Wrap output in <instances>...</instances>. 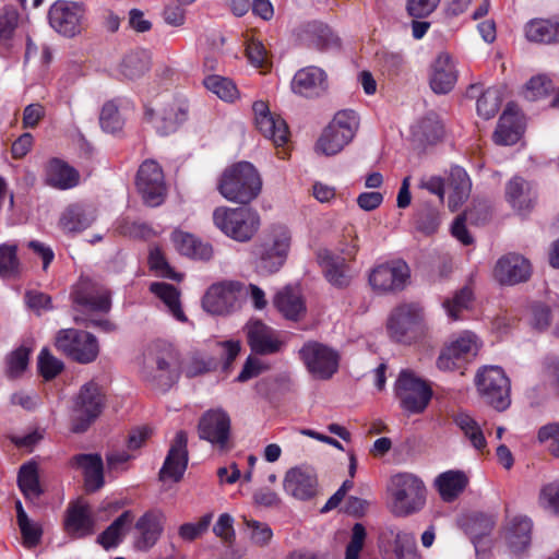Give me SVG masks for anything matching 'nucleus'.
<instances>
[{
	"mask_svg": "<svg viewBox=\"0 0 559 559\" xmlns=\"http://www.w3.org/2000/svg\"><path fill=\"white\" fill-rule=\"evenodd\" d=\"M188 435L185 430H179L170 443V448L159 469V480L171 479L178 483L182 479L188 467Z\"/></svg>",
	"mask_w": 559,
	"mask_h": 559,
	"instance_id": "nucleus-22",
	"label": "nucleus"
},
{
	"mask_svg": "<svg viewBox=\"0 0 559 559\" xmlns=\"http://www.w3.org/2000/svg\"><path fill=\"white\" fill-rule=\"evenodd\" d=\"M188 118V105L185 102L171 100L155 111L145 109V119L153 123L156 132L163 136L169 135Z\"/></svg>",
	"mask_w": 559,
	"mask_h": 559,
	"instance_id": "nucleus-24",
	"label": "nucleus"
},
{
	"mask_svg": "<svg viewBox=\"0 0 559 559\" xmlns=\"http://www.w3.org/2000/svg\"><path fill=\"white\" fill-rule=\"evenodd\" d=\"M523 131L522 117L509 104L499 118L493 141L499 145H513L519 142Z\"/></svg>",
	"mask_w": 559,
	"mask_h": 559,
	"instance_id": "nucleus-33",
	"label": "nucleus"
},
{
	"mask_svg": "<svg viewBox=\"0 0 559 559\" xmlns=\"http://www.w3.org/2000/svg\"><path fill=\"white\" fill-rule=\"evenodd\" d=\"M544 385L559 397V358L546 357L543 361Z\"/></svg>",
	"mask_w": 559,
	"mask_h": 559,
	"instance_id": "nucleus-63",
	"label": "nucleus"
},
{
	"mask_svg": "<svg viewBox=\"0 0 559 559\" xmlns=\"http://www.w3.org/2000/svg\"><path fill=\"white\" fill-rule=\"evenodd\" d=\"M148 265L156 275L174 281H181L182 275L177 273L167 262L163 251L159 248H154L148 254Z\"/></svg>",
	"mask_w": 559,
	"mask_h": 559,
	"instance_id": "nucleus-59",
	"label": "nucleus"
},
{
	"mask_svg": "<svg viewBox=\"0 0 559 559\" xmlns=\"http://www.w3.org/2000/svg\"><path fill=\"white\" fill-rule=\"evenodd\" d=\"M69 464L72 468L82 471L84 487L87 492H95L104 486V462L100 454H75L71 457Z\"/></svg>",
	"mask_w": 559,
	"mask_h": 559,
	"instance_id": "nucleus-28",
	"label": "nucleus"
},
{
	"mask_svg": "<svg viewBox=\"0 0 559 559\" xmlns=\"http://www.w3.org/2000/svg\"><path fill=\"white\" fill-rule=\"evenodd\" d=\"M477 336L465 331L441 350L437 366L444 371L461 369L477 355Z\"/></svg>",
	"mask_w": 559,
	"mask_h": 559,
	"instance_id": "nucleus-18",
	"label": "nucleus"
},
{
	"mask_svg": "<svg viewBox=\"0 0 559 559\" xmlns=\"http://www.w3.org/2000/svg\"><path fill=\"white\" fill-rule=\"evenodd\" d=\"M457 81V71L451 56L447 52L438 55L432 63L430 87L436 94L450 93Z\"/></svg>",
	"mask_w": 559,
	"mask_h": 559,
	"instance_id": "nucleus-31",
	"label": "nucleus"
},
{
	"mask_svg": "<svg viewBox=\"0 0 559 559\" xmlns=\"http://www.w3.org/2000/svg\"><path fill=\"white\" fill-rule=\"evenodd\" d=\"M409 275L406 262L391 261L376 266L369 275V283L379 293H394L404 289Z\"/></svg>",
	"mask_w": 559,
	"mask_h": 559,
	"instance_id": "nucleus-21",
	"label": "nucleus"
},
{
	"mask_svg": "<svg viewBox=\"0 0 559 559\" xmlns=\"http://www.w3.org/2000/svg\"><path fill=\"white\" fill-rule=\"evenodd\" d=\"M203 83L209 91L225 102H233L238 97V88L228 78L212 74L207 75Z\"/></svg>",
	"mask_w": 559,
	"mask_h": 559,
	"instance_id": "nucleus-55",
	"label": "nucleus"
},
{
	"mask_svg": "<svg viewBox=\"0 0 559 559\" xmlns=\"http://www.w3.org/2000/svg\"><path fill=\"white\" fill-rule=\"evenodd\" d=\"M215 368L216 362L213 358H204L199 355H193L181 368V372H183L187 378L192 379L205 374Z\"/></svg>",
	"mask_w": 559,
	"mask_h": 559,
	"instance_id": "nucleus-62",
	"label": "nucleus"
},
{
	"mask_svg": "<svg viewBox=\"0 0 559 559\" xmlns=\"http://www.w3.org/2000/svg\"><path fill=\"white\" fill-rule=\"evenodd\" d=\"M353 233V229L347 231V235L350 237V242L341 248V252L345 257L336 255L329 250H323L318 255L325 278L330 284L338 288H344L349 285L350 276L346 272V259H354L359 249L358 237Z\"/></svg>",
	"mask_w": 559,
	"mask_h": 559,
	"instance_id": "nucleus-14",
	"label": "nucleus"
},
{
	"mask_svg": "<svg viewBox=\"0 0 559 559\" xmlns=\"http://www.w3.org/2000/svg\"><path fill=\"white\" fill-rule=\"evenodd\" d=\"M37 368L39 374L50 381L63 370V362L52 356L48 348H43L38 355Z\"/></svg>",
	"mask_w": 559,
	"mask_h": 559,
	"instance_id": "nucleus-60",
	"label": "nucleus"
},
{
	"mask_svg": "<svg viewBox=\"0 0 559 559\" xmlns=\"http://www.w3.org/2000/svg\"><path fill=\"white\" fill-rule=\"evenodd\" d=\"M389 493L393 514L408 516L425 507L427 489L419 477L409 473H400L391 478Z\"/></svg>",
	"mask_w": 559,
	"mask_h": 559,
	"instance_id": "nucleus-3",
	"label": "nucleus"
},
{
	"mask_svg": "<svg viewBox=\"0 0 559 559\" xmlns=\"http://www.w3.org/2000/svg\"><path fill=\"white\" fill-rule=\"evenodd\" d=\"M286 493L299 500H310L318 492L317 475L307 468H290L284 478Z\"/></svg>",
	"mask_w": 559,
	"mask_h": 559,
	"instance_id": "nucleus-29",
	"label": "nucleus"
},
{
	"mask_svg": "<svg viewBox=\"0 0 559 559\" xmlns=\"http://www.w3.org/2000/svg\"><path fill=\"white\" fill-rule=\"evenodd\" d=\"M423 319V308L419 304H403L392 311L388 320L386 329L394 341L399 343H411L416 337Z\"/></svg>",
	"mask_w": 559,
	"mask_h": 559,
	"instance_id": "nucleus-15",
	"label": "nucleus"
},
{
	"mask_svg": "<svg viewBox=\"0 0 559 559\" xmlns=\"http://www.w3.org/2000/svg\"><path fill=\"white\" fill-rule=\"evenodd\" d=\"M525 36L530 41L540 44L559 41V16L531 20L525 25Z\"/></svg>",
	"mask_w": 559,
	"mask_h": 559,
	"instance_id": "nucleus-40",
	"label": "nucleus"
},
{
	"mask_svg": "<svg viewBox=\"0 0 559 559\" xmlns=\"http://www.w3.org/2000/svg\"><path fill=\"white\" fill-rule=\"evenodd\" d=\"M273 304L286 320L294 322L304 319L307 312L302 296L289 286L283 288L275 295Z\"/></svg>",
	"mask_w": 559,
	"mask_h": 559,
	"instance_id": "nucleus-37",
	"label": "nucleus"
},
{
	"mask_svg": "<svg viewBox=\"0 0 559 559\" xmlns=\"http://www.w3.org/2000/svg\"><path fill=\"white\" fill-rule=\"evenodd\" d=\"M474 294L471 287L464 286L457 290L452 298L443 301L442 306L452 321L461 319V312L471 308Z\"/></svg>",
	"mask_w": 559,
	"mask_h": 559,
	"instance_id": "nucleus-54",
	"label": "nucleus"
},
{
	"mask_svg": "<svg viewBox=\"0 0 559 559\" xmlns=\"http://www.w3.org/2000/svg\"><path fill=\"white\" fill-rule=\"evenodd\" d=\"M540 506L556 516H559V480L545 485L539 495Z\"/></svg>",
	"mask_w": 559,
	"mask_h": 559,
	"instance_id": "nucleus-64",
	"label": "nucleus"
},
{
	"mask_svg": "<svg viewBox=\"0 0 559 559\" xmlns=\"http://www.w3.org/2000/svg\"><path fill=\"white\" fill-rule=\"evenodd\" d=\"M17 486L26 499H36L43 493L36 462L29 461L20 467Z\"/></svg>",
	"mask_w": 559,
	"mask_h": 559,
	"instance_id": "nucleus-48",
	"label": "nucleus"
},
{
	"mask_svg": "<svg viewBox=\"0 0 559 559\" xmlns=\"http://www.w3.org/2000/svg\"><path fill=\"white\" fill-rule=\"evenodd\" d=\"M475 385L483 401L498 412L511 404V384L504 370L499 366H484L475 376Z\"/></svg>",
	"mask_w": 559,
	"mask_h": 559,
	"instance_id": "nucleus-6",
	"label": "nucleus"
},
{
	"mask_svg": "<svg viewBox=\"0 0 559 559\" xmlns=\"http://www.w3.org/2000/svg\"><path fill=\"white\" fill-rule=\"evenodd\" d=\"M150 66L151 59L146 50H131L123 56L119 73L127 80H136L150 70Z\"/></svg>",
	"mask_w": 559,
	"mask_h": 559,
	"instance_id": "nucleus-45",
	"label": "nucleus"
},
{
	"mask_svg": "<svg viewBox=\"0 0 559 559\" xmlns=\"http://www.w3.org/2000/svg\"><path fill=\"white\" fill-rule=\"evenodd\" d=\"M254 121L257 129L274 145L283 146L288 142L289 130L286 121L280 116L271 114L266 103L259 100L253 103Z\"/></svg>",
	"mask_w": 559,
	"mask_h": 559,
	"instance_id": "nucleus-25",
	"label": "nucleus"
},
{
	"mask_svg": "<svg viewBox=\"0 0 559 559\" xmlns=\"http://www.w3.org/2000/svg\"><path fill=\"white\" fill-rule=\"evenodd\" d=\"M394 394L400 407L408 414H421L432 399V389L428 382L414 371L403 369L394 383Z\"/></svg>",
	"mask_w": 559,
	"mask_h": 559,
	"instance_id": "nucleus-7",
	"label": "nucleus"
},
{
	"mask_svg": "<svg viewBox=\"0 0 559 559\" xmlns=\"http://www.w3.org/2000/svg\"><path fill=\"white\" fill-rule=\"evenodd\" d=\"M290 88L294 94L306 98L319 97L329 88L328 74L316 66L301 68L294 74Z\"/></svg>",
	"mask_w": 559,
	"mask_h": 559,
	"instance_id": "nucleus-26",
	"label": "nucleus"
},
{
	"mask_svg": "<svg viewBox=\"0 0 559 559\" xmlns=\"http://www.w3.org/2000/svg\"><path fill=\"white\" fill-rule=\"evenodd\" d=\"M99 123L102 129L109 133H115L122 129L123 120L115 100L104 104L99 115Z\"/></svg>",
	"mask_w": 559,
	"mask_h": 559,
	"instance_id": "nucleus-58",
	"label": "nucleus"
},
{
	"mask_svg": "<svg viewBox=\"0 0 559 559\" xmlns=\"http://www.w3.org/2000/svg\"><path fill=\"white\" fill-rule=\"evenodd\" d=\"M414 135L424 143L433 144L442 138L443 127L436 115H428L417 122Z\"/></svg>",
	"mask_w": 559,
	"mask_h": 559,
	"instance_id": "nucleus-53",
	"label": "nucleus"
},
{
	"mask_svg": "<svg viewBox=\"0 0 559 559\" xmlns=\"http://www.w3.org/2000/svg\"><path fill=\"white\" fill-rule=\"evenodd\" d=\"M198 433L201 440H205L219 452H228L233 444L231 420L223 408H212L203 413L198 424Z\"/></svg>",
	"mask_w": 559,
	"mask_h": 559,
	"instance_id": "nucleus-13",
	"label": "nucleus"
},
{
	"mask_svg": "<svg viewBox=\"0 0 559 559\" xmlns=\"http://www.w3.org/2000/svg\"><path fill=\"white\" fill-rule=\"evenodd\" d=\"M106 396L95 382L84 384L73 404L71 430L74 433L85 432L99 417L105 407Z\"/></svg>",
	"mask_w": 559,
	"mask_h": 559,
	"instance_id": "nucleus-9",
	"label": "nucleus"
},
{
	"mask_svg": "<svg viewBox=\"0 0 559 559\" xmlns=\"http://www.w3.org/2000/svg\"><path fill=\"white\" fill-rule=\"evenodd\" d=\"M293 36L298 45L320 51L341 47L340 38L330 26L319 21L299 24L294 28Z\"/></svg>",
	"mask_w": 559,
	"mask_h": 559,
	"instance_id": "nucleus-20",
	"label": "nucleus"
},
{
	"mask_svg": "<svg viewBox=\"0 0 559 559\" xmlns=\"http://www.w3.org/2000/svg\"><path fill=\"white\" fill-rule=\"evenodd\" d=\"M496 524L495 516L481 512H474L466 519L465 531L474 544L477 555L480 554L481 542L489 536Z\"/></svg>",
	"mask_w": 559,
	"mask_h": 559,
	"instance_id": "nucleus-42",
	"label": "nucleus"
},
{
	"mask_svg": "<svg viewBox=\"0 0 559 559\" xmlns=\"http://www.w3.org/2000/svg\"><path fill=\"white\" fill-rule=\"evenodd\" d=\"M70 300L73 310L82 314L108 313L111 309L109 289L86 276L72 286Z\"/></svg>",
	"mask_w": 559,
	"mask_h": 559,
	"instance_id": "nucleus-8",
	"label": "nucleus"
},
{
	"mask_svg": "<svg viewBox=\"0 0 559 559\" xmlns=\"http://www.w3.org/2000/svg\"><path fill=\"white\" fill-rule=\"evenodd\" d=\"M55 345L58 350L80 364H90L99 354V345L95 335L72 328L60 330L57 333Z\"/></svg>",
	"mask_w": 559,
	"mask_h": 559,
	"instance_id": "nucleus-11",
	"label": "nucleus"
},
{
	"mask_svg": "<svg viewBox=\"0 0 559 559\" xmlns=\"http://www.w3.org/2000/svg\"><path fill=\"white\" fill-rule=\"evenodd\" d=\"M454 423L477 451L483 453L486 450V438L481 428L473 417L466 413H459L454 417Z\"/></svg>",
	"mask_w": 559,
	"mask_h": 559,
	"instance_id": "nucleus-49",
	"label": "nucleus"
},
{
	"mask_svg": "<svg viewBox=\"0 0 559 559\" xmlns=\"http://www.w3.org/2000/svg\"><path fill=\"white\" fill-rule=\"evenodd\" d=\"M247 342L257 355H272L281 350L283 343L275 331L261 320L249 321L245 328Z\"/></svg>",
	"mask_w": 559,
	"mask_h": 559,
	"instance_id": "nucleus-27",
	"label": "nucleus"
},
{
	"mask_svg": "<svg viewBox=\"0 0 559 559\" xmlns=\"http://www.w3.org/2000/svg\"><path fill=\"white\" fill-rule=\"evenodd\" d=\"M246 56L255 68L266 70L271 67L269 52L262 41L258 39L251 38L247 40Z\"/></svg>",
	"mask_w": 559,
	"mask_h": 559,
	"instance_id": "nucleus-61",
	"label": "nucleus"
},
{
	"mask_svg": "<svg viewBox=\"0 0 559 559\" xmlns=\"http://www.w3.org/2000/svg\"><path fill=\"white\" fill-rule=\"evenodd\" d=\"M533 273L532 263L524 255L509 252L496 263L493 276L501 285L513 286L527 282Z\"/></svg>",
	"mask_w": 559,
	"mask_h": 559,
	"instance_id": "nucleus-23",
	"label": "nucleus"
},
{
	"mask_svg": "<svg viewBox=\"0 0 559 559\" xmlns=\"http://www.w3.org/2000/svg\"><path fill=\"white\" fill-rule=\"evenodd\" d=\"M31 350L25 346H20L11 352L7 358V374L11 379H16L27 369Z\"/></svg>",
	"mask_w": 559,
	"mask_h": 559,
	"instance_id": "nucleus-57",
	"label": "nucleus"
},
{
	"mask_svg": "<svg viewBox=\"0 0 559 559\" xmlns=\"http://www.w3.org/2000/svg\"><path fill=\"white\" fill-rule=\"evenodd\" d=\"M84 14L82 4L74 1L57 0L48 11V21L60 35L74 37L83 29Z\"/></svg>",
	"mask_w": 559,
	"mask_h": 559,
	"instance_id": "nucleus-17",
	"label": "nucleus"
},
{
	"mask_svg": "<svg viewBox=\"0 0 559 559\" xmlns=\"http://www.w3.org/2000/svg\"><path fill=\"white\" fill-rule=\"evenodd\" d=\"M506 199L511 206L519 212H527L532 209L528 183L520 176L511 178L506 186Z\"/></svg>",
	"mask_w": 559,
	"mask_h": 559,
	"instance_id": "nucleus-47",
	"label": "nucleus"
},
{
	"mask_svg": "<svg viewBox=\"0 0 559 559\" xmlns=\"http://www.w3.org/2000/svg\"><path fill=\"white\" fill-rule=\"evenodd\" d=\"M45 182L51 188L68 190L79 185L80 174L64 160L55 157L46 165Z\"/></svg>",
	"mask_w": 559,
	"mask_h": 559,
	"instance_id": "nucleus-34",
	"label": "nucleus"
},
{
	"mask_svg": "<svg viewBox=\"0 0 559 559\" xmlns=\"http://www.w3.org/2000/svg\"><path fill=\"white\" fill-rule=\"evenodd\" d=\"M94 221L93 210L71 204L61 214L59 225L64 233H80L88 228Z\"/></svg>",
	"mask_w": 559,
	"mask_h": 559,
	"instance_id": "nucleus-41",
	"label": "nucleus"
},
{
	"mask_svg": "<svg viewBox=\"0 0 559 559\" xmlns=\"http://www.w3.org/2000/svg\"><path fill=\"white\" fill-rule=\"evenodd\" d=\"M243 285L239 282H223L209 287L202 298L203 309L214 316H227L239 307Z\"/></svg>",
	"mask_w": 559,
	"mask_h": 559,
	"instance_id": "nucleus-16",
	"label": "nucleus"
},
{
	"mask_svg": "<svg viewBox=\"0 0 559 559\" xmlns=\"http://www.w3.org/2000/svg\"><path fill=\"white\" fill-rule=\"evenodd\" d=\"M156 368L145 379L154 388L166 392L180 378L181 365L179 353L170 345L164 346L156 355Z\"/></svg>",
	"mask_w": 559,
	"mask_h": 559,
	"instance_id": "nucleus-19",
	"label": "nucleus"
},
{
	"mask_svg": "<svg viewBox=\"0 0 559 559\" xmlns=\"http://www.w3.org/2000/svg\"><path fill=\"white\" fill-rule=\"evenodd\" d=\"M467 485L468 477L460 469L445 471L435 479V487L444 502H453L457 499Z\"/></svg>",
	"mask_w": 559,
	"mask_h": 559,
	"instance_id": "nucleus-38",
	"label": "nucleus"
},
{
	"mask_svg": "<svg viewBox=\"0 0 559 559\" xmlns=\"http://www.w3.org/2000/svg\"><path fill=\"white\" fill-rule=\"evenodd\" d=\"M134 515L131 510L123 511L104 532L96 542L106 550L116 548L126 535L127 530L133 522Z\"/></svg>",
	"mask_w": 559,
	"mask_h": 559,
	"instance_id": "nucleus-43",
	"label": "nucleus"
},
{
	"mask_svg": "<svg viewBox=\"0 0 559 559\" xmlns=\"http://www.w3.org/2000/svg\"><path fill=\"white\" fill-rule=\"evenodd\" d=\"M261 189V177L249 162H239L226 168L217 183V190L222 197L240 204L252 202L258 198Z\"/></svg>",
	"mask_w": 559,
	"mask_h": 559,
	"instance_id": "nucleus-2",
	"label": "nucleus"
},
{
	"mask_svg": "<svg viewBox=\"0 0 559 559\" xmlns=\"http://www.w3.org/2000/svg\"><path fill=\"white\" fill-rule=\"evenodd\" d=\"M134 183L144 204L154 207L165 201L167 185L164 170L157 160H143L136 171Z\"/></svg>",
	"mask_w": 559,
	"mask_h": 559,
	"instance_id": "nucleus-12",
	"label": "nucleus"
},
{
	"mask_svg": "<svg viewBox=\"0 0 559 559\" xmlns=\"http://www.w3.org/2000/svg\"><path fill=\"white\" fill-rule=\"evenodd\" d=\"M299 359L316 379L329 380L340 367V354L334 348L317 342H306L298 352Z\"/></svg>",
	"mask_w": 559,
	"mask_h": 559,
	"instance_id": "nucleus-10",
	"label": "nucleus"
},
{
	"mask_svg": "<svg viewBox=\"0 0 559 559\" xmlns=\"http://www.w3.org/2000/svg\"><path fill=\"white\" fill-rule=\"evenodd\" d=\"M414 224L416 229L425 235L435 234L440 225L438 207L428 202L421 203L414 214Z\"/></svg>",
	"mask_w": 559,
	"mask_h": 559,
	"instance_id": "nucleus-50",
	"label": "nucleus"
},
{
	"mask_svg": "<svg viewBox=\"0 0 559 559\" xmlns=\"http://www.w3.org/2000/svg\"><path fill=\"white\" fill-rule=\"evenodd\" d=\"M500 105L501 96L499 91L495 87H488L477 98V114L481 118L489 120L499 111Z\"/></svg>",
	"mask_w": 559,
	"mask_h": 559,
	"instance_id": "nucleus-56",
	"label": "nucleus"
},
{
	"mask_svg": "<svg viewBox=\"0 0 559 559\" xmlns=\"http://www.w3.org/2000/svg\"><path fill=\"white\" fill-rule=\"evenodd\" d=\"M445 187L449 192V209L456 211L469 197L472 182L466 170L461 166H453L450 169Z\"/></svg>",
	"mask_w": 559,
	"mask_h": 559,
	"instance_id": "nucleus-36",
	"label": "nucleus"
},
{
	"mask_svg": "<svg viewBox=\"0 0 559 559\" xmlns=\"http://www.w3.org/2000/svg\"><path fill=\"white\" fill-rule=\"evenodd\" d=\"M21 274V261L17 255V245L4 242L0 245V277L16 278Z\"/></svg>",
	"mask_w": 559,
	"mask_h": 559,
	"instance_id": "nucleus-51",
	"label": "nucleus"
},
{
	"mask_svg": "<svg viewBox=\"0 0 559 559\" xmlns=\"http://www.w3.org/2000/svg\"><path fill=\"white\" fill-rule=\"evenodd\" d=\"M21 15L19 10L7 4L0 11V46L11 50L15 45Z\"/></svg>",
	"mask_w": 559,
	"mask_h": 559,
	"instance_id": "nucleus-44",
	"label": "nucleus"
},
{
	"mask_svg": "<svg viewBox=\"0 0 559 559\" xmlns=\"http://www.w3.org/2000/svg\"><path fill=\"white\" fill-rule=\"evenodd\" d=\"M292 235L285 226L272 227L269 235L251 247V264L259 275H271L285 264L290 249Z\"/></svg>",
	"mask_w": 559,
	"mask_h": 559,
	"instance_id": "nucleus-1",
	"label": "nucleus"
},
{
	"mask_svg": "<svg viewBox=\"0 0 559 559\" xmlns=\"http://www.w3.org/2000/svg\"><path fill=\"white\" fill-rule=\"evenodd\" d=\"M150 292L167 306L174 318L180 322H187L188 318L180 304V292L174 285L164 282H154L150 285Z\"/></svg>",
	"mask_w": 559,
	"mask_h": 559,
	"instance_id": "nucleus-46",
	"label": "nucleus"
},
{
	"mask_svg": "<svg viewBox=\"0 0 559 559\" xmlns=\"http://www.w3.org/2000/svg\"><path fill=\"white\" fill-rule=\"evenodd\" d=\"M533 523L527 516H516L512 520L509 543L516 550L525 549L531 543Z\"/></svg>",
	"mask_w": 559,
	"mask_h": 559,
	"instance_id": "nucleus-52",
	"label": "nucleus"
},
{
	"mask_svg": "<svg viewBox=\"0 0 559 559\" xmlns=\"http://www.w3.org/2000/svg\"><path fill=\"white\" fill-rule=\"evenodd\" d=\"M140 536L135 546L140 550H148L159 539L164 530V514L158 510L145 512L135 523Z\"/></svg>",
	"mask_w": 559,
	"mask_h": 559,
	"instance_id": "nucleus-32",
	"label": "nucleus"
},
{
	"mask_svg": "<svg viewBox=\"0 0 559 559\" xmlns=\"http://www.w3.org/2000/svg\"><path fill=\"white\" fill-rule=\"evenodd\" d=\"M213 223L227 237L249 241L260 228V215L251 207L218 206L213 212Z\"/></svg>",
	"mask_w": 559,
	"mask_h": 559,
	"instance_id": "nucleus-4",
	"label": "nucleus"
},
{
	"mask_svg": "<svg viewBox=\"0 0 559 559\" xmlns=\"http://www.w3.org/2000/svg\"><path fill=\"white\" fill-rule=\"evenodd\" d=\"M95 519L86 503L75 502L68 507L64 530L71 538H84L95 533Z\"/></svg>",
	"mask_w": 559,
	"mask_h": 559,
	"instance_id": "nucleus-30",
	"label": "nucleus"
},
{
	"mask_svg": "<svg viewBox=\"0 0 559 559\" xmlns=\"http://www.w3.org/2000/svg\"><path fill=\"white\" fill-rule=\"evenodd\" d=\"M171 241L181 255L192 260L210 261L213 257V247L190 233L175 230Z\"/></svg>",
	"mask_w": 559,
	"mask_h": 559,
	"instance_id": "nucleus-35",
	"label": "nucleus"
},
{
	"mask_svg": "<svg viewBox=\"0 0 559 559\" xmlns=\"http://www.w3.org/2000/svg\"><path fill=\"white\" fill-rule=\"evenodd\" d=\"M359 127V117L353 109H342L323 130L317 150L326 156L340 153L354 139Z\"/></svg>",
	"mask_w": 559,
	"mask_h": 559,
	"instance_id": "nucleus-5",
	"label": "nucleus"
},
{
	"mask_svg": "<svg viewBox=\"0 0 559 559\" xmlns=\"http://www.w3.org/2000/svg\"><path fill=\"white\" fill-rule=\"evenodd\" d=\"M379 546L383 551L391 550L396 559H403L415 548V537L411 533L386 527L380 533Z\"/></svg>",
	"mask_w": 559,
	"mask_h": 559,
	"instance_id": "nucleus-39",
	"label": "nucleus"
}]
</instances>
